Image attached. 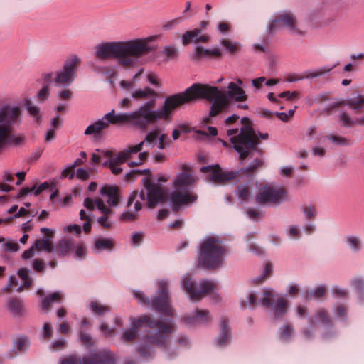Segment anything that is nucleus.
Instances as JSON below:
<instances>
[{"instance_id":"obj_1","label":"nucleus","mask_w":364,"mask_h":364,"mask_svg":"<svg viewBox=\"0 0 364 364\" xmlns=\"http://www.w3.org/2000/svg\"><path fill=\"white\" fill-rule=\"evenodd\" d=\"M198 99L213 101L210 112V117H215L224 109L229 100L225 94L216 87L196 83L183 92L175 94L166 98L160 110H154L156 105L155 98L150 99L137 110L130 114H114V110L106 114L105 119L109 124H131L139 129H145L158 120L167 121L172 118L173 112L178 107Z\"/></svg>"},{"instance_id":"obj_2","label":"nucleus","mask_w":364,"mask_h":364,"mask_svg":"<svg viewBox=\"0 0 364 364\" xmlns=\"http://www.w3.org/2000/svg\"><path fill=\"white\" fill-rule=\"evenodd\" d=\"M142 326L157 331L154 333H148L144 336V344L141 345L138 348L141 356L144 358L151 356L154 353V346L168 353L170 358L176 355V353L171 351V335L175 331V325L171 321L154 319L149 315H144L133 321L132 328L122 334V340L124 342L134 341L138 333L139 328Z\"/></svg>"},{"instance_id":"obj_3","label":"nucleus","mask_w":364,"mask_h":364,"mask_svg":"<svg viewBox=\"0 0 364 364\" xmlns=\"http://www.w3.org/2000/svg\"><path fill=\"white\" fill-rule=\"evenodd\" d=\"M159 36H151L127 41L103 43L96 46V58L101 60L117 59L119 64L126 68L135 66L139 58L154 50L151 42Z\"/></svg>"},{"instance_id":"obj_4","label":"nucleus","mask_w":364,"mask_h":364,"mask_svg":"<svg viewBox=\"0 0 364 364\" xmlns=\"http://www.w3.org/2000/svg\"><path fill=\"white\" fill-rule=\"evenodd\" d=\"M21 119L19 107L4 105L0 109V152L7 145H18L24 140L22 135L13 134L14 127Z\"/></svg>"},{"instance_id":"obj_5","label":"nucleus","mask_w":364,"mask_h":364,"mask_svg":"<svg viewBox=\"0 0 364 364\" xmlns=\"http://www.w3.org/2000/svg\"><path fill=\"white\" fill-rule=\"evenodd\" d=\"M242 126L238 129H228L227 134L230 136V141L234 149L240 153V160L245 159L251 150L256 148L259 139L252 127L250 120L247 117L242 119Z\"/></svg>"},{"instance_id":"obj_6","label":"nucleus","mask_w":364,"mask_h":364,"mask_svg":"<svg viewBox=\"0 0 364 364\" xmlns=\"http://www.w3.org/2000/svg\"><path fill=\"white\" fill-rule=\"evenodd\" d=\"M145 191L142 190L139 194L137 191H133L129 197L127 206L131 207L134 203L136 212L139 211L142 205L141 201L146 200L147 207L155 208L158 203H163L166 198V191L159 184L154 183L150 178L144 180Z\"/></svg>"},{"instance_id":"obj_7","label":"nucleus","mask_w":364,"mask_h":364,"mask_svg":"<svg viewBox=\"0 0 364 364\" xmlns=\"http://www.w3.org/2000/svg\"><path fill=\"white\" fill-rule=\"evenodd\" d=\"M225 252L221 242L215 237H210L201 244L198 263L208 269H217L222 265Z\"/></svg>"},{"instance_id":"obj_8","label":"nucleus","mask_w":364,"mask_h":364,"mask_svg":"<svg viewBox=\"0 0 364 364\" xmlns=\"http://www.w3.org/2000/svg\"><path fill=\"white\" fill-rule=\"evenodd\" d=\"M183 286L192 301H199L217 289L216 284L212 281L203 280L198 285L192 281L190 276L183 278Z\"/></svg>"},{"instance_id":"obj_9","label":"nucleus","mask_w":364,"mask_h":364,"mask_svg":"<svg viewBox=\"0 0 364 364\" xmlns=\"http://www.w3.org/2000/svg\"><path fill=\"white\" fill-rule=\"evenodd\" d=\"M142 148L143 143H139L136 145L129 146L127 149L119 152L115 157H112L113 153L110 150L102 151L101 153L103 156L109 158L108 161L109 168H110L112 173L114 175H118L122 171V169L119 167V165L131 159L132 154L141 151Z\"/></svg>"},{"instance_id":"obj_10","label":"nucleus","mask_w":364,"mask_h":364,"mask_svg":"<svg viewBox=\"0 0 364 364\" xmlns=\"http://www.w3.org/2000/svg\"><path fill=\"white\" fill-rule=\"evenodd\" d=\"M344 102H338L336 106H340ZM345 103L354 111L358 117L352 119L348 114L343 113L341 117V121L344 127H350L355 124H364V96L359 95L355 99L346 100Z\"/></svg>"},{"instance_id":"obj_11","label":"nucleus","mask_w":364,"mask_h":364,"mask_svg":"<svg viewBox=\"0 0 364 364\" xmlns=\"http://www.w3.org/2000/svg\"><path fill=\"white\" fill-rule=\"evenodd\" d=\"M159 295L153 299L151 304L153 309L165 316L173 315V309L171 305V298L168 293V284L165 281H160L158 284Z\"/></svg>"},{"instance_id":"obj_12","label":"nucleus","mask_w":364,"mask_h":364,"mask_svg":"<svg viewBox=\"0 0 364 364\" xmlns=\"http://www.w3.org/2000/svg\"><path fill=\"white\" fill-rule=\"evenodd\" d=\"M287 191L283 187L267 186L256 196V201L259 204L277 205L284 200Z\"/></svg>"},{"instance_id":"obj_13","label":"nucleus","mask_w":364,"mask_h":364,"mask_svg":"<svg viewBox=\"0 0 364 364\" xmlns=\"http://www.w3.org/2000/svg\"><path fill=\"white\" fill-rule=\"evenodd\" d=\"M200 171L203 173H208L209 181L216 184H222L233 180L237 176L234 171H223L218 164L203 166Z\"/></svg>"},{"instance_id":"obj_14","label":"nucleus","mask_w":364,"mask_h":364,"mask_svg":"<svg viewBox=\"0 0 364 364\" xmlns=\"http://www.w3.org/2000/svg\"><path fill=\"white\" fill-rule=\"evenodd\" d=\"M80 59L75 56H71L65 62L63 70L61 72L57 73L55 82L57 84H69L70 83L75 76V73L77 68L80 65Z\"/></svg>"},{"instance_id":"obj_15","label":"nucleus","mask_w":364,"mask_h":364,"mask_svg":"<svg viewBox=\"0 0 364 364\" xmlns=\"http://www.w3.org/2000/svg\"><path fill=\"white\" fill-rule=\"evenodd\" d=\"M182 189H176L170 194V200L172 203V209L174 212L179 211L181 206L188 205L197 200L198 196L188 191H181Z\"/></svg>"},{"instance_id":"obj_16","label":"nucleus","mask_w":364,"mask_h":364,"mask_svg":"<svg viewBox=\"0 0 364 364\" xmlns=\"http://www.w3.org/2000/svg\"><path fill=\"white\" fill-rule=\"evenodd\" d=\"M296 19L291 13L285 12L279 15L269 25V31L274 32L282 26H287L291 31L303 35V32L296 26Z\"/></svg>"},{"instance_id":"obj_17","label":"nucleus","mask_w":364,"mask_h":364,"mask_svg":"<svg viewBox=\"0 0 364 364\" xmlns=\"http://www.w3.org/2000/svg\"><path fill=\"white\" fill-rule=\"evenodd\" d=\"M82 364H115V358L111 351L104 349L85 356Z\"/></svg>"},{"instance_id":"obj_18","label":"nucleus","mask_w":364,"mask_h":364,"mask_svg":"<svg viewBox=\"0 0 364 364\" xmlns=\"http://www.w3.org/2000/svg\"><path fill=\"white\" fill-rule=\"evenodd\" d=\"M97 209L102 214V215L97 218V223L105 230L111 229L113 226V222L111 220V217L114 213L113 211L105 204L103 200H97Z\"/></svg>"},{"instance_id":"obj_19","label":"nucleus","mask_w":364,"mask_h":364,"mask_svg":"<svg viewBox=\"0 0 364 364\" xmlns=\"http://www.w3.org/2000/svg\"><path fill=\"white\" fill-rule=\"evenodd\" d=\"M182 170L183 172L178 175L174 180L173 185L176 189H185L195 181L190 168L186 165L182 166Z\"/></svg>"},{"instance_id":"obj_20","label":"nucleus","mask_w":364,"mask_h":364,"mask_svg":"<svg viewBox=\"0 0 364 364\" xmlns=\"http://www.w3.org/2000/svg\"><path fill=\"white\" fill-rule=\"evenodd\" d=\"M41 232L47 237L36 240L34 247L38 251L45 250L51 252L53 250V242L50 238L53 237L54 232L47 228H42Z\"/></svg>"},{"instance_id":"obj_21","label":"nucleus","mask_w":364,"mask_h":364,"mask_svg":"<svg viewBox=\"0 0 364 364\" xmlns=\"http://www.w3.org/2000/svg\"><path fill=\"white\" fill-rule=\"evenodd\" d=\"M200 28H195L191 31H186L182 36V43L183 46H187L190 43H205L209 41L208 35H201Z\"/></svg>"},{"instance_id":"obj_22","label":"nucleus","mask_w":364,"mask_h":364,"mask_svg":"<svg viewBox=\"0 0 364 364\" xmlns=\"http://www.w3.org/2000/svg\"><path fill=\"white\" fill-rule=\"evenodd\" d=\"M100 193L106 198L110 206H117L119 201V189L117 186H105L100 190Z\"/></svg>"},{"instance_id":"obj_23","label":"nucleus","mask_w":364,"mask_h":364,"mask_svg":"<svg viewBox=\"0 0 364 364\" xmlns=\"http://www.w3.org/2000/svg\"><path fill=\"white\" fill-rule=\"evenodd\" d=\"M108 127V122L105 119L104 116L102 119L89 125L85 131V134L93 135L95 139H99L102 136V132Z\"/></svg>"},{"instance_id":"obj_24","label":"nucleus","mask_w":364,"mask_h":364,"mask_svg":"<svg viewBox=\"0 0 364 364\" xmlns=\"http://www.w3.org/2000/svg\"><path fill=\"white\" fill-rule=\"evenodd\" d=\"M210 320L209 312L205 310H197L196 314L191 316H185L183 321L186 324L197 325L208 323Z\"/></svg>"},{"instance_id":"obj_25","label":"nucleus","mask_w":364,"mask_h":364,"mask_svg":"<svg viewBox=\"0 0 364 364\" xmlns=\"http://www.w3.org/2000/svg\"><path fill=\"white\" fill-rule=\"evenodd\" d=\"M228 96L237 102L245 101L247 98L244 90L233 82L228 85Z\"/></svg>"},{"instance_id":"obj_26","label":"nucleus","mask_w":364,"mask_h":364,"mask_svg":"<svg viewBox=\"0 0 364 364\" xmlns=\"http://www.w3.org/2000/svg\"><path fill=\"white\" fill-rule=\"evenodd\" d=\"M228 325V321L225 318H222L220 321V335L218 341L219 346L226 345L230 340V336Z\"/></svg>"},{"instance_id":"obj_27","label":"nucleus","mask_w":364,"mask_h":364,"mask_svg":"<svg viewBox=\"0 0 364 364\" xmlns=\"http://www.w3.org/2000/svg\"><path fill=\"white\" fill-rule=\"evenodd\" d=\"M288 307V301L283 296L278 297L276 300L274 308V316L276 318L282 317L287 312Z\"/></svg>"},{"instance_id":"obj_28","label":"nucleus","mask_w":364,"mask_h":364,"mask_svg":"<svg viewBox=\"0 0 364 364\" xmlns=\"http://www.w3.org/2000/svg\"><path fill=\"white\" fill-rule=\"evenodd\" d=\"M317 321H320L321 323H323L324 324L331 323L330 316L325 309H318L315 316L311 318L310 323L312 326H314L316 325Z\"/></svg>"},{"instance_id":"obj_29","label":"nucleus","mask_w":364,"mask_h":364,"mask_svg":"<svg viewBox=\"0 0 364 364\" xmlns=\"http://www.w3.org/2000/svg\"><path fill=\"white\" fill-rule=\"evenodd\" d=\"M24 105L26 107L29 114L33 117L35 122L40 124L41 123L42 119L39 113V108L37 106L33 105L31 100L29 99H25Z\"/></svg>"},{"instance_id":"obj_30","label":"nucleus","mask_w":364,"mask_h":364,"mask_svg":"<svg viewBox=\"0 0 364 364\" xmlns=\"http://www.w3.org/2000/svg\"><path fill=\"white\" fill-rule=\"evenodd\" d=\"M132 96L137 100H147L151 97H156V92L151 88L145 87L144 89H139L134 91Z\"/></svg>"},{"instance_id":"obj_31","label":"nucleus","mask_w":364,"mask_h":364,"mask_svg":"<svg viewBox=\"0 0 364 364\" xmlns=\"http://www.w3.org/2000/svg\"><path fill=\"white\" fill-rule=\"evenodd\" d=\"M62 295L58 292H54L48 295L42 301V308L44 310H49L53 303H60Z\"/></svg>"},{"instance_id":"obj_32","label":"nucleus","mask_w":364,"mask_h":364,"mask_svg":"<svg viewBox=\"0 0 364 364\" xmlns=\"http://www.w3.org/2000/svg\"><path fill=\"white\" fill-rule=\"evenodd\" d=\"M222 55V53L218 48H213L212 50L204 49L203 47L198 46L196 48V56L198 58L205 57V56H213L215 58H220Z\"/></svg>"},{"instance_id":"obj_33","label":"nucleus","mask_w":364,"mask_h":364,"mask_svg":"<svg viewBox=\"0 0 364 364\" xmlns=\"http://www.w3.org/2000/svg\"><path fill=\"white\" fill-rule=\"evenodd\" d=\"M73 243L67 239L62 240L56 246V253L59 256H64L67 252L73 250Z\"/></svg>"},{"instance_id":"obj_34","label":"nucleus","mask_w":364,"mask_h":364,"mask_svg":"<svg viewBox=\"0 0 364 364\" xmlns=\"http://www.w3.org/2000/svg\"><path fill=\"white\" fill-rule=\"evenodd\" d=\"M325 73L324 70H319L316 72L307 73L305 75H298V74H290L287 77V80L289 82H295L304 78H309V77H315L319 76Z\"/></svg>"},{"instance_id":"obj_35","label":"nucleus","mask_w":364,"mask_h":364,"mask_svg":"<svg viewBox=\"0 0 364 364\" xmlns=\"http://www.w3.org/2000/svg\"><path fill=\"white\" fill-rule=\"evenodd\" d=\"M113 247L114 241L108 238H99L95 242V248L97 250H111Z\"/></svg>"},{"instance_id":"obj_36","label":"nucleus","mask_w":364,"mask_h":364,"mask_svg":"<svg viewBox=\"0 0 364 364\" xmlns=\"http://www.w3.org/2000/svg\"><path fill=\"white\" fill-rule=\"evenodd\" d=\"M9 309L16 316L22 315L23 304L18 299H11L8 302Z\"/></svg>"},{"instance_id":"obj_37","label":"nucleus","mask_w":364,"mask_h":364,"mask_svg":"<svg viewBox=\"0 0 364 364\" xmlns=\"http://www.w3.org/2000/svg\"><path fill=\"white\" fill-rule=\"evenodd\" d=\"M220 43L224 46L231 54H235L240 50L241 46L237 42H233L228 39H223Z\"/></svg>"},{"instance_id":"obj_38","label":"nucleus","mask_w":364,"mask_h":364,"mask_svg":"<svg viewBox=\"0 0 364 364\" xmlns=\"http://www.w3.org/2000/svg\"><path fill=\"white\" fill-rule=\"evenodd\" d=\"M90 309L93 313L97 315H103L110 311L109 306L102 305L97 301H92L90 303Z\"/></svg>"},{"instance_id":"obj_39","label":"nucleus","mask_w":364,"mask_h":364,"mask_svg":"<svg viewBox=\"0 0 364 364\" xmlns=\"http://www.w3.org/2000/svg\"><path fill=\"white\" fill-rule=\"evenodd\" d=\"M326 291V290L324 287H318L314 291V292L307 291L306 292L305 298L306 300L310 299L313 297L315 299H320L325 295Z\"/></svg>"},{"instance_id":"obj_40","label":"nucleus","mask_w":364,"mask_h":364,"mask_svg":"<svg viewBox=\"0 0 364 364\" xmlns=\"http://www.w3.org/2000/svg\"><path fill=\"white\" fill-rule=\"evenodd\" d=\"M18 277L23 282V286L26 288H29L32 285V279L28 275V270L26 268L20 269L18 272Z\"/></svg>"},{"instance_id":"obj_41","label":"nucleus","mask_w":364,"mask_h":364,"mask_svg":"<svg viewBox=\"0 0 364 364\" xmlns=\"http://www.w3.org/2000/svg\"><path fill=\"white\" fill-rule=\"evenodd\" d=\"M262 161L260 159H256L252 164H251L247 168L241 170L242 174L247 176L252 175L258 168L262 166Z\"/></svg>"},{"instance_id":"obj_42","label":"nucleus","mask_w":364,"mask_h":364,"mask_svg":"<svg viewBox=\"0 0 364 364\" xmlns=\"http://www.w3.org/2000/svg\"><path fill=\"white\" fill-rule=\"evenodd\" d=\"M264 296L262 300V304L265 307H269L274 297L273 290L270 289H264Z\"/></svg>"},{"instance_id":"obj_43","label":"nucleus","mask_w":364,"mask_h":364,"mask_svg":"<svg viewBox=\"0 0 364 364\" xmlns=\"http://www.w3.org/2000/svg\"><path fill=\"white\" fill-rule=\"evenodd\" d=\"M58 191L55 190L54 192L51 193L50 196V200L55 210H58L60 208H63L62 199L58 198Z\"/></svg>"},{"instance_id":"obj_44","label":"nucleus","mask_w":364,"mask_h":364,"mask_svg":"<svg viewBox=\"0 0 364 364\" xmlns=\"http://www.w3.org/2000/svg\"><path fill=\"white\" fill-rule=\"evenodd\" d=\"M15 345L19 351H23L29 345L28 338L26 336H20L16 339Z\"/></svg>"},{"instance_id":"obj_45","label":"nucleus","mask_w":364,"mask_h":364,"mask_svg":"<svg viewBox=\"0 0 364 364\" xmlns=\"http://www.w3.org/2000/svg\"><path fill=\"white\" fill-rule=\"evenodd\" d=\"M75 251V257L78 259H82L85 257L86 255V248L85 246L80 243L77 245H73V250Z\"/></svg>"},{"instance_id":"obj_46","label":"nucleus","mask_w":364,"mask_h":364,"mask_svg":"<svg viewBox=\"0 0 364 364\" xmlns=\"http://www.w3.org/2000/svg\"><path fill=\"white\" fill-rule=\"evenodd\" d=\"M272 266L271 263L267 262L265 265L264 272L262 275L258 278L255 282V284H260L263 282L265 279H267L272 274Z\"/></svg>"},{"instance_id":"obj_47","label":"nucleus","mask_w":364,"mask_h":364,"mask_svg":"<svg viewBox=\"0 0 364 364\" xmlns=\"http://www.w3.org/2000/svg\"><path fill=\"white\" fill-rule=\"evenodd\" d=\"M164 53L168 60H173L178 57V50L172 46H167L164 49Z\"/></svg>"},{"instance_id":"obj_48","label":"nucleus","mask_w":364,"mask_h":364,"mask_svg":"<svg viewBox=\"0 0 364 364\" xmlns=\"http://www.w3.org/2000/svg\"><path fill=\"white\" fill-rule=\"evenodd\" d=\"M159 131L158 129H155L154 131H151V132L148 133L143 141L141 143H143V144L146 142L149 144H153L156 141V139L159 136Z\"/></svg>"},{"instance_id":"obj_49","label":"nucleus","mask_w":364,"mask_h":364,"mask_svg":"<svg viewBox=\"0 0 364 364\" xmlns=\"http://www.w3.org/2000/svg\"><path fill=\"white\" fill-rule=\"evenodd\" d=\"M329 139L334 144L339 145H348L349 144V140L343 136L330 135Z\"/></svg>"},{"instance_id":"obj_50","label":"nucleus","mask_w":364,"mask_h":364,"mask_svg":"<svg viewBox=\"0 0 364 364\" xmlns=\"http://www.w3.org/2000/svg\"><path fill=\"white\" fill-rule=\"evenodd\" d=\"M148 156H149L148 152L139 153V154L138 156V160L136 161L129 162V166L130 167L139 166L147 159Z\"/></svg>"},{"instance_id":"obj_51","label":"nucleus","mask_w":364,"mask_h":364,"mask_svg":"<svg viewBox=\"0 0 364 364\" xmlns=\"http://www.w3.org/2000/svg\"><path fill=\"white\" fill-rule=\"evenodd\" d=\"M102 200L100 198H97L95 200L90 198H86L84 200V205L90 210H92L95 209V207L97 208V200Z\"/></svg>"},{"instance_id":"obj_52","label":"nucleus","mask_w":364,"mask_h":364,"mask_svg":"<svg viewBox=\"0 0 364 364\" xmlns=\"http://www.w3.org/2000/svg\"><path fill=\"white\" fill-rule=\"evenodd\" d=\"M293 333V328L290 325H286L282 328L281 338L283 340H289Z\"/></svg>"},{"instance_id":"obj_53","label":"nucleus","mask_w":364,"mask_h":364,"mask_svg":"<svg viewBox=\"0 0 364 364\" xmlns=\"http://www.w3.org/2000/svg\"><path fill=\"white\" fill-rule=\"evenodd\" d=\"M278 97L281 98H286L287 100H293L299 97V92L297 91H294L292 92L290 91H285L280 93Z\"/></svg>"},{"instance_id":"obj_54","label":"nucleus","mask_w":364,"mask_h":364,"mask_svg":"<svg viewBox=\"0 0 364 364\" xmlns=\"http://www.w3.org/2000/svg\"><path fill=\"white\" fill-rule=\"evenodd\" d=\"M53 335V328L50 323H46L43 329V337L46 340H49Z\"/></svg>"},{"instance_id":"obj_55","label":"nucleus","mask_w":364,"mask_h":364,"mask_svg":"<svg viewBox=\"0 0 364 364\" xmlns=\"http://www.w3.org/2000/svg\"><path fill=\"white\" fill-rule=\"evenodd\" d=\"M248 299H249L248 302H246L245 301L242 302V304H241L243 308H246L249 305L250 307L255 308L257 305L256 295L253 293H251V294H250Z\"/></svg>"},{"instance_id":"obj_56","label":"nucleus","mask_w":364,"mask_h":364,"mask_svg":"<svg viewBox=\"0 0 364 364\" xmlns=\"http://www.w3.org/2000/svg\"><path fill=\"white\" fill-rule=\"evenodd\" d=\"M80 337L81 342L87 346H91L93 345L92 337L89 335L83 332L82 331L80 333Z\"/></svg>"},{"instance_id":"obj_57","label":"nucleus","mask_w":364,"mask_h":364,"mask_svg":"<svg viewBox=\"0 0 364 364\" xmlns=\"http://www.w3.org/2000/svg\"><path fill=\"white\" fill-rule=\"evenodd\" d=\"M250 195V191L247 187H239L238 196L242 200H248Z\"/></svg>"},{"instance_id":"obj_58","label":"nucleus","mask_w":364,"mask_h":364,"mask_svg":"<svg viewBox=\"0 0 364 364\" xmlns=\"http://www.w3.org/2000/svg\"><path fill=\"white\" fill-rule=\"evenodd\" d=\"M149 172L148 170L139 171V170H132L125 176L126 181H131L135 178L136 176L139 175L145 174Z\"/></svg>"},{"instance_id":"obj_59","label":"nucleus","mask_w":364,"mask_h":364,"mask_svg":"<svg viewBox=\"0 0 364 364\" xmlns=\"http://www.w3.org/2000/svg\"><path fill=\"white\" fill-rule=\"evenodd\" d=\"M141 71H139L138 73H136L134 77V80L132 81H127V80H122L120 82V85L122 88L129 90L130 88L133 87L134 85V80L141 75Z\"/></svg>"},{"instance_id":"obj_60","label":"nucleus","mask_w":364,"mask_h":364,"mask_svg":"<svg viewBox=\"0 0 364 364\" xmlns=\"http://www.w3.org/2000/svg\"><path fill=\"white\" fill-rule=\"evenodd\" d=\"M4 246L6 251L16 252L19 249V245L16 242L13 241L5 242Z\"/></svg>"},{"instance_id":"obj_61","label":"nucleus","mask_w":364,"mask_h":364,"mask_svg":"<svg viewBox=\"0 0 364 364\" xmlns=\"http://www.w3.org/2000/svg\"><path fill=\"white\" fill-rule=\"evenodd\" d=\"M50 94L48 85H44L43 88L38 93V98L40 101L46 100Z\"/></svg>"},{"instance_id":"obj_62","label":"nucleus","mask_w":364,"mask_h":364,"mask_svg":"<svg viewBox=\"0 0 364 364\" xmlns=\"http://www.w3.org/2000/svg\"><path fill=\"white\" fill-rule=\"evenodd\" d=\"M304 213L307 219H311L316 215L315 206H305L304 207Z\"/></svg>"},{"instance_id":"obj_63","label":"nucleus","mask_w":364,"mask_h":364,"mask_svg":"<svg viewBox=\"0 0 364 364\" xmlns=\"http://www.w3.org/2000/svg\"><path fill=\"white\" fill-rule=\"evenodd\" d=\"M33 268L36 272H41L44 269V262L42 259H36L33 262Z\"/></svg>"},{"instance_id":"obj_64","label":"nucleus","mask_w":364,"mask_h":364,"mask_svg":"<svg viewBox=\"0 0 364 364\" xmlns=\"http://www.w3.org/2000/svg\"><path fill=\"white\" fill-rule=\"evenodd\" d=\"M81 360L80 358L77 356L72 355L68 358L63 359L61 362V364H80Z\"/></svg>"}]
</instances>
